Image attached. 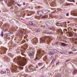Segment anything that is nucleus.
<instances>
[{"label":"nucleus","mask_w":77,"mask_h":77,"mask_svg":"<svg viewBox=\"0 0 77 77\" xmlns=\"http://www.w3.org/2000/svg\"><path fill=\"white\" fill-rule=\"evenodd\" d=\"M29 69L30 71H31V70H33V69L32 68V67H31L30 66H29Z\"/></svg>","instance_id":"a211bd4d"},{"label":"nucleus","mask_w":77,"mask_h":77,"mask_svg":"<svg viewBox=\"0 0 77 77\" xmlns=\"http://www.w3.org/2000/svg\"><path fill=\"white\" fill-rule=\"evenodd\" d=\"M74 63H75V65H77V60H73L72 61Z\"/></svg>","instance_id":"9d476101"},{"label":"nucleus","mask_w":77,"mask_h":77,"mask_svg":"<svg viewBox=\"0 0 77 77\" xmlns=\"http://www.w3.org/2000/svg\"><path fill=\"white\" fill-rule=\"evenodd\" d=\"M75 44H77V42H75Z\"/></svg>","instance_id":"603ef678"},{"label":"nucleus","mask_w":77,"mask_h":77,"mask_svg":"<svg viewBox=\"0 0 77 77\" xmlns=\"http://www.w3.org/2000/svg\"><path fill=\"white\" fill-rule=\"evenodd\" d=\"M14 1H13L11 0L10 1V3L11 4H14Z\"/></svg>","instance_id":"bb28decb"},{"label":"nucleus","mask_w":77,"mask_h":77,"mask_svg":"<svg viewBox=\"0 0 77 77\" xmlns=\"http://www.w3.org/2000/svg\"><path fill=\"white\" fill-rule=\"evenodd\" d=\"M6 48H3V50H2V52L3 53H6Z\"/></svg>","instance_id":"ddd939ff"},{"label":"nucleus","mask_w":77,"mask_h":77,"mask_svg":"<svg viewBox=\"0 0 77 77\" xmlns=\"http://www.w3.org/2000/svg\"><path fill=\"white\" fill-rule=\"evenodd\" d=\"M76 72H77V70H74L73 72V74H75Z\"/></svg>","instance_id":"c85d7f7f"},{"label":"nucleus","mask_w":77,"mask_h":77,"mask_svg":"<svg viewBox=\"0 0 77 77\" xmlns=\"http://www.w3.org/2000/svg\"><path fill=\"white\" fill-rule=\"evenodd\" d=\"M38 65H39V66H42V65H43V64H42V63H39Z\"/></svg>","instance_id":"cd10ccee"},{"label":"nucleus","mask_w":77,"mask_h":77,"mask_svg":"<svg viewBox=\"0 0 77 77\" xmlns=\"http://www.w3.org/2000/svg\"><path fill=\"white\" fill-rule=\"evenodd\" d=\"M61 45L62 46H65V45H66L65 44L63 43L61 44Z\"/></svg>","instance_id":"4be33fe9"},{"label":"nucleus","mask_w":77,"mask_h":77,"mask_svg":"<svg viewBox=\"0 0 77 77\" xmlns=\"http://www.w3.org/2000/svg\"><path fill=\"white\" fill-rule=\"evenodd\" d=\"M61 77V75L60 74H58L57 75L56 77Z\"/></svg>","instance_id":"f3484780"},{"label":"nucleus","mask_w":77,"mask_h":77,"mask_svg":"<svg viewBox=\"0 0 77 77\" xmlns=\"http://www.w3.org/2000/svg\"><path fill=\"white\" fill-rule=\"evenodd\" d=\"M12 30H14V29H12Z\"/></svg>","instance_id":"864d4df0"},{"label":"nucleus","mask_w":77,"mask_h":77,"mask_svg":"<svg viewBox=\"0 0 77 77\" xmlns=\"http://www.w3.org/2000/svg\"><path fill=\"white\" fill-rule=\"evenodd\" d=\"M73 53V52L72 51L69 52H68L69 54H72Z\"/></svg>","instance_id":"2f4dec72"},{"label":"nucleus","mask_w":77,"mask_h":77,"mask_svg":"<svg viewBox=\"0 0 77 77\" xmlns=\"http://www.w3.org/2000/svg\"><path fill=\"white\" fill-rule=\"evenodd\" d=\"M19 68L20 70H22V69H23V67H19Z\"/></svg>","instance_id":"a878e982"},{"label":"nucleus","mask_w":77,"mask_h":77,"mask_svg":"<svg viewBox=\"0 0 77 77\" xmlns=\"http://www.w3.org/2000/svg\"><path fill=\"white\" fill-rule=\"evenodd\" d=\"M0 73L1 74H4L5 73V72H3V71H1L0 72Z\"/></svg>","instance_id":"473e14b6"},{"label":"nucleus","mask_w":77,"mask_h":77,"mask_svg":"<svg viewBox=\"0 0 77 77\" xmlns=\"http://www.w3.org/2000/svg\"><path fill=\"white\" fill-rule=\"evenodd\" d=\"M11 9H14V7H11Z\"/></svg>","instance_id":"37998d69"},{"label":"nucleus","mask_w":77,"mask_h":77,"mask_svg":"<svg viewBox=\"0 0 77 77\" xmlns=\"http://www.w3.org/2000/svg\"><path fill=\"white\" fill-rule=\"evenodd\" d=\"M53 56H52L50 58V60H52L53 59Z\"/></svg>","instance_id":"4c0bfd02"},{"label":"nucleus","mask_w":77,"mask_h":77,"mask_svg":"<svg viewBox=\"0 0 77 77\" xmlns=\"http://www.w3.org/2000/svg\"><path fill=\"white\" fill-rule=\"evenodd\" d=\"M22 48L23 49V48Z\"/></svg>","instance_id":"bf43d9fd"},{"label":"nucleus","mask_w":77,"mask_h":77,"mask_svg":"<svg viewBox=\"0 0 77 77\" xmlns=\"http://www.w3.org/2000/svg\"><path fill=\"white\" fill-rule=\"evenodd\" d=\"M66 16H68V15H69V14L68 13H66Z\"/></svg>","instance_id":"ea45409f"},{"label":"nucleus","mask_w":77,"mask_h":77,"mask_svg":"<svg viewBox=\"0 0 77 77\" xmlns=\"http://www.w3.org/2000/svg\"><path fill=\"white\" fill-rule=\"evenodd\" d=\"M76 37H77V35H76V36H75Z\"/></svg>","instance_id":"052dcab7"},{"label":"nucleus","mask_w":77,"mask_h":77,"mask_svg":"<svg viewBox=\"0 0 77 77\" xmlns=\"http://www.w3.org/2000/svg\"><path fill=\"white\" fill-rule=\"evenodd\" d=\"M44 65H43V67H42L41 68V69H42V68H44Z\"/></svg>","instance_id":"a18cd8bd"},{"label":"nucleus","mask_w":77,"mask_h":77,"mask_svg":"<svg viewBox=\"0 0 77 77\" xmlns=\"http://www.w3.org/2000/svg\"><path fill=\"white\" fill-rule=\"evenodd\" d=\"M47 18V16H44L42 17V18Z\"/></svg>","instance_id":"6ab92c4d"},{"label":"nucleus","mask_w":77,"mask_h":77,"mask_svg":"<svg viewBox=\"0 0 77 77\" xmlns=\"http://www.w3.org/2000/svg\"><path fill=\"white\" fill-rule=\"evenodd\" d=\"M6 27L5 26L4 27L3 29V30L5 31V30H6Z\"/></svg>","instance_id":"aec40b11"},{"label":"nucleus","mask_w":77,"mask_h":77,"mask_svg":"<svg viewBox=\"0 0 77 77\" xmlns=\"http://www.w3.org/2000/svg\"><path fill=\"white\" fill-rule=\"evenodd\" d=\"M44 51L39 50L37 52L36 59H38V56H41L42 54L44 53Z\"/></svg>","instance_id":"20e7f679"},{"label":"nucleus","mask_w":77,"mask_h":77,"mask_svg":"<svg viewBox=\"0 0 77 77\" xmlns=\"http://www.w3.org/2000/svg\"><path fill=\"white\" fill-rule=\"evenodd\" d=\"M46 40L48 44L50 42V37L48 36H46L45 38H42L41 39V42L43 43H44L45 42V40Z\"/></svg>","instance_id":"f03ea898"},{"label":"nucleus","mask_w":77,"mask_h":77,"mask_svg":"<svg viewBox=\"0 0 77 77\" xmlns=\"http://www.w3.org/2000/svg\"><path fill=\"white\" fill-rule=\"evenodd\" d=\"M17 66L16 65L12 66V72L13 73L15 72V71H17Z\"/></svg>","instance_id":"423d86ee"},{"label":"nucleus","mask_w":77,"mask_h":77,"mask_svg":"<svg viewBox=\"0 0 77 77\" xmlns=\"http://www.w3.org/2000/svg\"><path fill=\"white\" fill-rule=\"evenodd\" d=\"M17 5H18V6H21V5L18 4H17Z\"/></svg>","instance_id":"58836bf2"},{"label":"nucleus","mask_w":77,"mask_h":77,"mask_svg":"<svg viewBox=\"0 0 77 77\" xmlns=\"http://www.w3.org/2000/svg\"><path fill=\"white\" fill-rule=\"evenodd\" d=\"M39 29H38L36 30V32H39Z\"/></svg>","instance_id":"72a5a7b5"},{"label":"nucleus","mask_w":77,"mask_h":77,"mask_svg":"<svg viewBox=\"0 0 77 77\" xmlns=\"http://www.w3.org/2000/svg\"><path fill=\"white\" fill-rule=\"evenodd\" d=\"M75 20L76 21H77V18H75Z\"/></svg>","instance_id":"de8ad7c7"},{"label":"nucleus","mask_w":77,"mask_h":77,"mask_svg":"<svg viewBox=\"0 0 77 77\" xmlns=\"http://www.w3.org/2000/svg\"><path fill=\"white\" fill-rule=\"evenodd\" d=\"M45 59V58H44V59Z\"/></svg>","instance_id":"13d9d810"},{"label":"nucleus","mask_w":77,"mask_h":77,"mask_svg":"<svg viewBox=\"0 0 77 77\" xmlns=\"http://www.w3.org/2000/svg\"><path fill=\"white\" fill-rule=\"evenodd\" d=\"M64 30H65V31H67V30L66 29H64Z\"/></svg>","instance_id":"c03bdc74"},{"label":"nucleus","mask_w":77,"mask_h":77,"mask_svg":"<svg viewBox=\"0 0 77 77\" xmlns=\"http://www.w3.org/2000/svg\"><path fill=\"white\" fill-rule=\"evenodd\" d=\"M75 51H77V48H75Z\"/></svg>","instance_id":"a19ab883"},{"label":"nucleus","mask_w":77,"mask_h":77,"mask_svg":"<svg viewBox=\"0 0 77 77\" xmlns=\"http://www.w3.org/2000/svg\"><path fill=\"white\" fill-rule=\"evenodd\" d=\"M23 5H26V3H23Z\"/></svg>","instance_id":"09e8293b"},{"label":"nucleus","mask_w":77,"mask_h":77,"mask_svg":"<svg viewBox=\"0 0 77 77\" xmlns=\"http://www.w3.org/2000/svg\"><path fill=\"white\" fill-rule=\"evenodd\" d=\"M69 61H70V59H68V60H66L65 61V62H68Z\"/></svg>","instance_id":"c9c22d12"},{"label":"nucleus","mask_w":77,"mask_h":77,"mask_svg":"<svg viewBox=\"0 0 77 77\" xmlns=\"http://www.w3.org/2000/svg\"><path fill=\"white\" fill-rule=\"evenodd\" d=\"M37 13L38 14V15H42V11H38L37 12Z\"/></svg>","instance_id":"4468645a"},{"label":"nucleus","mask_w":77,"mask_h":77,"mask_svg":"<svg viewBox=\"0 0 77 77\" xmlns=\"http://www.w3.org/2000/svg\"><path fill=\"white\" fill-rule=\"evenodd\" d=\"M19 50V49H17V50H16V51H18Z\"/></svg>","instance_id":"3c124183"},{"label":"nucleus","mask_w":77,"mask_h":77,"mask_svg":"<svg viewBox=\"0 0 77 77\" xmlns=\"http://www.w3.org/2000/svg\"><path fill=\"white\" fill-rule=\"evenodd\" d=\"M5 59H6V57H5Z\"/></svg>","instance_id":"4d7b16f0"},{"label":"nucleus","mask_w":77,"mask_h":77,"mask_svg":"<svg viewBox=\"0 0 77 77\" xmlns=\"http://www.w3.org/2000/svg\"><path fill=\"white\" fill-rule=\"evenodd\" d=\"M23 49L25 50H26V47H24V46H23Z\"/></svg>","instance_id":"f704fd0d"},{"label":"nucleus","mask_w":77,"mask_h":77,"mask_svg":"<svg viewBox=\"0 0 77 77\" xmlns=\"http://www.w3.org/2000/svg\"><path fill=\"white\" fill-rule=\"evenodd\" d=\"M48 12V10H43L42 11V14H46Z\"/></svg>","instance_id":"6e6552de"},{"label":"nucleus","mask_w":77,"mask_h":77,"mask_svg":"<svg viewBox=\"0 0 77 77\" xmlns=\"http://www.w3.org/2000/svg\"><path fill=\"white\" fill-rule=\"evenodd\" d=\"M49 54L50 56H51V55H54V53L52 51H50L49 52Z\"/></svg>","instance_id":"9b49d317"},{"label":"nucleus","mask_w":77,"mask_h":77,"mask_svg":"<svg viewBox=\"0 0 77 77\" xmlns=\"http://www.w3.org/2000/svg\"><path fill=\"white\" fill-rule=\"evenodd\" d=\"M14 62L17 63L19 65L24 66L27 63V59L24 57L20 58L18 57L14 59Z\"/></svg>","instance_id":"f257e3e1"},{"label":"nucleus","mask_w":77,"mask_h":77,"mask_svg":"<svg viewBox=\"0 0 77 77\" xmlns=\"http://www.w3.org/2000/svg\"><path fill=\"white\" fill-rule=\"evenodd\" d=\"M29 24L30 25H33V23H32V22H29Z\"/></svg>","instance_id":"e433bc0d"},{"label":"nucleus","mask_w":77,"mask_h":77,"mask_svg":"<svg viewBox=\"0 0 77 77\" xmlns=\"http://www.w3.org/2000/svg\"><path fill=\"white\" fill-rule=\"evenodd\" d=\"M24 38H25V39H26V37H24Z\"/></svg>","instance_id":"5fc2aeb1"},{"label":"nucleus","mask_w":77,"mask_h":77,"mask_svg":"<svg viewBox=\"0 0 77 77\" xmlns=\"http://www.w3.org/2000/svg\"><path fill=\"white\" fill-rule=\"evenodd\" d=\"M33 25L34 26H35L36 24H34V25Z\"/></svg>","instance_id":"8fccbe9b"},{"label":"nucleus","mask_w":77,"mask_h":77,"mask_svg":"<svg viewBox=\"0 0 77 77\" xmlns=\"http://www.w3.org/2000/svg\"><path fill=\"white\" fill-rule=\"evenodd\" d=\"M19 33L20 35H22L23 34V32L20 30L19 31Z\"/></svg>","instance_id":"f8f14e48"},{"label":"nucleus","mask_w":77,"mask_h":77,"mask_svg":"<svg viewBox=\"0 0 77 77\" xmlns=\"http://www.w3.org/2000/svg\"><path fill=\"white\" fill-rule=\"evenodd\" d=\"M61 53L62 54V53Z\"/></svg>","instance_id":"e2e57ef3"},{"label":"nucleus","mask_w":77,"mask_h":77,"mask_svg":"<svg viewBox=\"0 0 77 77\" xmlns=\"http://www.w3.org/2000/svg\"><path fill=\"white\" fill-rule=\"evenodd\" d=\"M57 32L58 34H62V31L61 29H59L57 30Z\"/></svg>","instance_id":"0eeeda50"},{"label":"nucleus","mask_w":77,"mask_h":77,"mask_svg":"<svg viewBox=\"0 0 77 77\" xmlns=\"http://www.w3.org/2000/svg\"><path fill=\"white\" fill-rule=\"evenodd\" d=\"M59 63V61H58L57 63H56V65H57V64Z\"/></svg>","instance_id":"49530a36"},{"label":"nucleus","mask_w":77,"mask_h":77,"mask_svg":"<svg viewBox=\"0 0 77 77\" xmlns=\"http://www.w3.org/2000/svg\"><path fill=\"white\" fill-rule=\"evenodd\" d=\"M1 36H2V37H3L4 36V34H3V32H1Z\"/></svg>","instance_id":"412c9836"},{"label":"nucleus","mask_w":77,"mask_h":77,"mask_svg":"<svg viewBox=\"0 0 77 77\" xmlns=\"http://www.w3.org/2000/svg\"><path fill=\"white\" fill-rule=\"evenodd\" d=\"M53 51L54 53H57V51L56 49H54L53 50Z\"/></svg>","instance_id":"393cba45"},{"label":"nucleus","mask_w":77,"mask_h":77,"mask_svg":"<svg viewBox=\"0 0 77 77\" xmlns=\"http://www.w3.org/2000/svg\"><path fill=\"white\" fill-rule=\"evenodd\" d=\"M31 15V13L30 12H28V16H29H29H30V15Z\"/></svg>","instance_id":"c756f323"},{"label":"nucleus","mask_w":77,"mask_h":77,"mask_svg":"<svg viewBox=\"0 0 77 77\" xmlns=\"http://www.w3.org/2000/svg\"><path fill=\"white\" fill-rule=\"evenodd\" d=\"M69 2H74V0H67Z\"/></svg>","instance_id":"b1692460"},{"label":"nucleus","mask_w":77,"mask_h":77,"mask_svg":"<svg viewBox=\"0 0 77 77\" xmlns=\"http://www.w3.org/2000/svg\"><path fill=\"white\" fill-rule=\"evenodd\" d=\"M46 24V26L45 27V33L46 34H49V35H51V32H49L48 30H49L50 29L49 28V26L48 25Z\"/></svg>","instance_id":"7ed1b4c3"},{"label":"nucleus","mask_w":77,"mask_h":77,"mask_svg":"<svg viewBox=\"0 0 77 77\" xmlns=\"http://www.w3.org/2000/svg\"><path fill=\"white\" fill-rule=\"evenodd\" d=\"M32 41V42H37L38 38H35L33 39Z\"/></svg>","instance_id":"1a4fd4ad"},{"label":"nucleus","mask_w":77,"mask_h":77,"mask_svg":"<svg viewBox=\"0 0 77 77\" xmlns=\"http://www.w3.org/2000/svg\"><path fill=\"white\" fill-rule=\"evenodd\" d=\"M71 5V4H67V6H69V5Z\"/></svg>","instance_id":"79ce46f5"},{"label":"nucleus","mask_w":77,"mask_h":77,"mask_svg":"<svg viewBox=\"0 0 77 77\" xmlns=\"http://www.w3.org/2000/svg\"><path fill=\"white\" fill-rule=\"evenodd\" d=\"M6 37H8V36H6Z\"/></svg>","instance_id":"680f3d73"},{"label":"nucleus","mask_w":77,"mask_h":77,"mask_svg":"<svg viewBox=\"0 0 77 77\" xmlns=\"http://www.w3.org/2000/svg\"><path fill=\"white\" fill-rule=\"evenodd\" d=\"M6 71L7 73H9V70L8 69H6Z\"/></svg>","instance_id":"7c9ffc66"},{"label":"nucleus","mask_w":77,"mask_h":77,"mask_svg":"<svg viewBox=\"0 0 77 77\" xmlns=\"http://www.w3.org/2000/svg\"><path fill=\"white\" fill-rule=\"evenodd\" d=\"M45 77H47V76H46Z\"/></svg>","instance_id":"0e129e2a"},{"label":"nucleus","mask_w":77,"mask_h":77,"mask_svg":"<svg viewBox=\"0 0 77 77\" xmlns=\"http://www.w3.org/2000/svg\"><path fill=\"white\" fill-rule=\"evenodd\" d=\"M34 53H35V51H33L32 52L29 53V56L30 57V58L31 59L34 57Z\"/></svg>","instance_id":"39448f33"},{"label":"nucleus","mask_w":77,"mask_h":77,"mask_svg":"<svg viewBox=\"0 0 77 77\" xmlns=\"http://www.w3.org/2000/svg\"><path fill=\"white\" fill-rule=\"evenodd\" d=\"M7 59V60H8V58H7V59Z\"/></svg>","instance_id":"6e6d98bb"},{"label":"nucleus","mask_w":77,"mask_h":77,"mask_svg":"<svg viewBox=\"0 0 77 77\" xmlns=\"http://www.w3.org/2000/svg\"><path fill=\"white\" fill-rule=\"evenodd\" d=\"M61 25H62V23H57V26H60Z\"/></svg>","instance_id":"2eb2a0df"},{"label":"nucleus","mask_w":77,"mask_h":77,"mask_svg":"<svg viewBox=\"0 0 77 77\" xmlns=\"http://www.w3.org/2000/svg\"><path fill=\"white\" fill-rule=\"evenodd\" d=\"M74 15H77V11H75L73 13Z\"/></svg>","instance_id":"dca6fc26"},{"label":"nucleus","mask_w":77,"mask_h":77,"mask_svg":"<svg viewBox=\"0 0 77 77\" xmlns=\"http://www.w3.org/2000/svg\"><path fill=\"white\" fill-rule=\"evenodd\" d=\"M56 60V59H53L52 61L51 62V63H54V60Z\"/></svg>","instance_id":"5701e85b"}]
</instances>
